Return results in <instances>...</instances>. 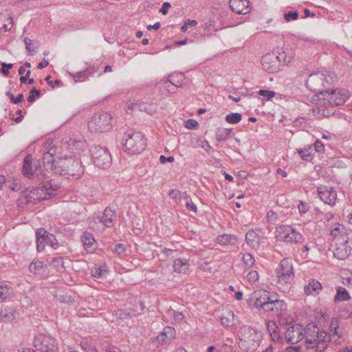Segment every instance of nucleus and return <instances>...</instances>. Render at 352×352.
<instances>
[{
    "label": "nucleus",
    "mask_w": 352,
    "mask_h": 352,
    "mask_svg": "<svg viewBox=\"0 0 352 352\" xmlns=\"http://www.w3.org/2000/svg\"><path fill=\"white\" fill-rule=\"evenodd\" d=\"M331 342V337H328L327 333L320 330L314 324L307 325V333L305 338V346L308 349H314L317 352H324Z\"/></svg>",
    "instance_id": "f257e3e1"
},
{
    "label": "nucleus",
    "mask_w": 352,
    "mask_h": 352,
    "mask_svg": "<svg viewBox=\"0 0 352 352\" xmlns=\"http://www.w3.org/2000/svg\"><path fill=\"white\" fill-rule=\"evenodd\" d=\"M56 173L67 177H80L84 173V167L80 160L74 157H65L57 159Z\"/></svg>",
    "instance_id": "f03ea898"
},
{
    "label": "nucleus",
    "mask_w": 352,
    "mask_h": 352,
    "mask_svg": "<svg viewBox=\"0 0 352 352\" xmlns=\"http://www.w3.org/2000/svg\"><path fill=\"white\" fill-rule=\"evenodd\" d=\"M122 141L125 151L129 154L137 155L142 153L146 147V139L140 132L130 130L125 133Z\"/></svg>",
    "instance_id": "7ed1b4c3"
},
{
    "label": "nucleus",
    "mask_w": 352,
    "mask_h": 352,
    "mask_svg": "<svg viewBox=\"0 0 352 352\" xmlns=\"http://www.w3.org/2000/svg\"><path fill=\"white\" fill-rule=\"evenodd\" d=\"M22 173L28 179L36 180L38 182H41V183L43 182L46 176L39 160L32 163V157L30 155H28L24 158Z\"/></svg>",
    "instance_id": "20e7f679"
},
{
    "label": "nucleus",
    "mask_w": 352,
    "mask_h": 352,
    "mask_svg": "<svg viewBox=\"0 0 352 352\" xmlns=\"http://www.w3.org/2000/svg\"><path fill=\"white\" fill-rule=\"evenodd\" d=\"M276 236L279 241L290 244L301 243L304 239L302 234L290 225H281L278 227L276 230Z\"/></svg>",
    "instance_id": "39448f33"
},
{
    "label": "nucleus",
    "mask_w": 352,
    "mask_h": 352,
    "mask_svg": "<svg viewBox=\"0 0 352 352\" xmlns=\"http://www.w3.org/2000/svg\"><path fill=\"white\" fill-rule=\"evenodd\" d=\"M111 116L107 112H98L94 115L88 124L91 132H104L111 128Z\"/></svg>",
    "instance_id": "423d86ee"
},
{
    "label": "nucleus",
    "mask_w": 352,
    "mask_h": 352,
    "mask_svg": "<svg viewBox=\"0 0 352 352\" xmlns=\"http://www.w3.org/2000/svg\"><path fill=\"white\" fill-rule=\"evenodd\" d=\"M278 283L285 285V289H289V284L294 277V272L292 261L288 258H283L276 269Z\"/></svg>",
    "instance_id": "0eeeda50"
},
{
    "label": "nucleus",
    "mask_w": 352,
    "mask_h": 352,
    "mask_svg": "<svg viewBox=\"0 0 352 352\" xmlns=\"http://www.w3.org/2000/svg\"><path fill=\"white\" fill-rule=\"evenodd\" d=\"M90 152L92 162L96 166L102 169L110 167L112 158L108 148L100 145L94 146Z\"/></svg>",
    "instance_id": "6e6552de"
},
{
    "label": "nucleus",
    "mask_w": 352,
    "mask_h": 352,
    "mask_svg": "<svg viewBox=\"0 0 352 352\" xmlns=\"http://www.w3.org/2000/svg\"><path fill=\"white\" fill-rule=\"evenodd\" d=\"M239 337V347L243 350H254L257 338L256 330L248 326L242 327L238 333Z\"/></svg>",
    "instance_id": "1a4fd4ad"
},
{
    "label": "nucleus",
    "mask_w": 352,
    "mask_h": 352,
    "mask_svg": "<svg viewBox=\"0 0 352 352\" xmlns=\"http://www.w3.org/2000/svg\"><path fill=\"white\" fill-rule=\"evenodd\" d=\"M34 346L41 352H58L56 340L47 335L39 334L35 337Z\"/></svg>",
    "instance_id": "9d476101"
},
{
    "label": "nucleus",
    "mask_w": 352,
    "mask_h": 352,
    "mask_svg": "<svg viewBox=\"0 0 352 352\" xmlns=\"http://www.w3.org/2000/svg\"><path fill=\"white\" fill-rule=\"evenodd\" d=\"M327 82L325 80L324 75L322 73L318 72L311 74L307 82V87L313 92H315L320 98L322 96H325V90L323 89L324 84Z\"/></svg>",
    "instance_id": "9b49d317"
},
{
    "label": "nucleus",
    "mask_w": 352,
    "mask_h": 352,
    "mask_svg": "<svg viewBox=\"0 0 352 352\" xmlns=\"http://www.w3.org/2000/svg\"><path fill=\"white\" fill-rule=\"evenodd\" d=\"M306 333L307 326L304 327L301 324H294L287 328L285 333V339L287 342L294 344L305 339Z\"/></svg>",
    "instance_id": "f8f14e48"
},
{
    "label": "nucleus",
    "mask_w": 352,
    "mask_h": 352,
    "mask_svg": "<svg viewBox=\"0 0 352 352\" xmlns=\"http://www.w3.org/2000/svg\"><path fill=\"white\" fill-rule=\"evenodd\" d=\"M325 96H322L319 99L324 101V104H329L332 106L342 105L348 98L347 94L342 90H333L331 91L325 89Z\"/></svg>",
    "instance_id": "ddd939ff"
},
{
    "label": "nucleus",
    "mask_w": 352,
    "mask_h": 352,
    "mask_svg": "<svg viewBox=\"0 0 352 352\" xmlns=\"http://www.w3.org/2000/svg\"><path fill=\"white\" fill-rule=\"evenodd\" d=\"M36 248L38 252H41L44 250L45 244L50 245L53 248L56 249L58 247V242L55 236L47 232L43 228H39L36 232Z\"/></svg>",
    "instance_id": "4468645a"
},
{
    "label": "nucleus",
    "mask_w": 352,
    "mask_h": 352,
    "mask_svg": "<svg viewBox=\"0 0 352 352\" xmlns=\"http://www.w3.org/2000/svg\"><path fill=\"white\" fill-rule=\"evenodd\" d=\"M272 296L271 293L266 290H257L252 293L250 298L247 300V302L250 306L255 308L261 309L262 306L270 300Z\"/></svg>",
    "instance_id": "2eb2a0df"
},
{
    "label": "nucleus",
    "mask_w": 352,
    "mask_h": 352,
    "mask_svg": "<svg viewBox=\"0 0 352 352\" xmlns=\"http://www.w3.org/2000/svg\"><path fill=\"white\" fill-rule=\"evenodd\" d=\"M263 69L269 73H276L280 70L281 64L274 53H267L262 57Z\"/></svg>",
    "instance_id": "dca6fc26"
},
{
    "label": "nucleus",
    "mask_w": 352,
    "mask_h": 352,
    "mask_svg": "<svg viewBox=\"0 0 352 352\" xmlns=\"http://www.w3.org/2000/svg\"><path fill=\"white\" fill-rule=\"evenodd\" d=\"M317 192L320 199L326 204L333 206L337 199L336 191L330 186H320L317 187Z\"/></svg>",
    "instance_id": "f3484780"
},
{
    "label": "nucleus",
    "mask_w": 352,
    "mask_h": 352,
    "mask_svg": "<svg viewBox=\"0 0 352 352\" xmlns=\"http://www.w3.org/2000/svg\"><path fill=\"white\" fill-rule=\"evenodd\" d=\"M285 308V303L283 300H278L276 295H272L261 308L265 312L272 313L278 315L280 311Z\"/></svg>",
    "instance_id": "a211bd4d"
},
{
    "label": "nucleus",
    "mask_w": 352,
    "mask_h": 352,
    "mask_svg": "<svg viewBox=\"0 0 352 352\" xmlns=\"http://www.w3.org/2000/svg\"><path fill=\"white\" fill-rule=\"evenodd\" d=\"M176 337V331L173 327H165L162 332L157 335L154 341L160 345L170 343Z\"/></svg>",
    "instance_id": "6ab92c4d"
},
{
    "label": "nucleus",
    "mask_w": 352,
    "mask_h": 352,
    "mask_svg": "<svg viewBox=\"0 0 352 352\" xmlns=\"http://www.w3.org/2000/svg\"><path fill=\"white\" fill-rule=\"evenodd\" d=\"M342 336V331L339 326V320L333 318L331 320L329 324V334L328 337H331V342L336 344L341 343V338Z\"/></svg>",
    "instance_id": "aec40b11"
},
{
    "label": "nucleus",
    "mask_w": 352,
    "mask_h": 352,
    "mask_svg": "<svg viewBox=\"0 0 352 352\" xmlns=\"http://www.w3.org/2000/svg\"><path fill=\"white\" fill-rule=\"evenodd\" d=\"M229 6L232 12L236 14H248L251 8L248 0H230Z\"/></svg>",
    "instance_id": "412c9836"
},
{
    "label": "nucleus",
    "mask_w": 352,
    "mask_h": 352,
    "mask_svg": "<svg viewBox=\"0 0 352 352\" xmlns=\"http://www.w3.org/2000/svg\"><path fill=\"white\" fill-rule=\"evenodd\" d=\"M351 248L348 244V241H344L340 243H336V247L333 250V255L338 259L344 260L350 254Z\"/></svg>",
    "instance_id": "4be33fe9"
},
{
    "label": "nucleus",
    "mask_w": 352,
    "mask_h": 352,
    "mask_svg": "<svg viewBox=\"0 0 352 352\" xmlns=\"http://www.w3.org/2000/svg\"><path fill=\"white\" fill-rule=\"evenodd\" d=\"M116 221V214L114 210L111 208L107 207L102 216L100 218V221L107 228L111 227L113 223Z\"/></svg>",
    "instance_id": "5701e85b"
},
{
    "label": "nucleus",
    "mask_w": 352,
    "mask_h": 352,
    "mask_svg": "<svg viewBox=\"0 0 352 352\" xmlns=\"http://www.w3.org/2000/svg\"><path fill=\"white\" fill-rule=\"evenodd\" d=\"M52 153L50 152H45L43 153V163L46 170H50L56 173L57 160L54 158Z\"/></svg>",
    "instance_id": "b1692460"
},
{
    "label": "nucleus",
    "mask_w": 352,
    "mask_h": 352,
    "mask_svg": "<svg viewBox=\"0 0 352 352\" xmlns=\"http://www.w3.org/2000/svg\"><path fill=\"white\" fill-rule=\"evenodd\" d=\"M18 201L20 206L28 204H36L33 190L23 191L19 196Z\"/></svg>",
    "instance_id": "393cba45"
},
{
    "label": "nucleus",
    "mask_w": 352,
    "mask_h": 352,
    "mask_svg": "<svg viewBox=\"0 0 352 352\" xmlns=\"http://www.w3.org/2000/svg\"><path fill=\"white\" fill-rule=\"evenodd\" d=\"M322 287L320 282L312 279L309 280V284L305 286V293L307 295L315 296L322 290Z\"/></svg>",
    "instance_id": "a878e982"
},
{
    "label": "nucleus",
    "mask_w": 352,
    "mask_h": 352,
    "mask_svg": "<svg viewBox=\"0 0 352 352\" xmlns=\"http://www.w3.org/2000/svg\"><path fill=\"white\" fill-rule=\"evenodd\" d=\"M189 268L188 261L185 258H177L174 261L173 269L175 272L186 274Z\"/></svg>",
    "instance_id": "bb28decb"
},
{
    "label": "nucleus",
    "mask_w": 352,
    "mask_h": 352,
    "mask_svg": "<svg viewBox=\"0 0 352 352\" xmlns=\"http://www.w3.org/2000/svg\"><path fill=\"white\" fill-rule=\"evenodd\" d=\"M32 190L34 194V197L36 204L38 201L47 199L50 197L51 193L49 192H46L45 189L43 188V186L41 184L38 187L34 188Z\"/></svg>",
    "instance_id": "cd10ccee"
},
{
    "label": "nucleus",
    "mask_w": 352,
    "mask_h": 352,
    "mask_svg": "<svg viewBox=\"0 0 352 352\" xmlns=\"http://www.w3.org/2000/svg\"><path fill=\"white\" fill-rule=\"evenodd\" d=\"M81 241L83 243V245L87 251H92L94 248L95 239L92 234L89 232H85L81 236Z\"/></svg>",
    "instance_id": "c85d7f7f"
},
{
    "label": "nucleus",
    "mask_w": 352,
    "mask_h": 352,
    "mask_svg": "<svg viewBox=\"0 0 352 352\" xmlns=\"http://www.w3.org/2000/svg\"><path fill=\"white\" fill-rule=\"evenodd\" d=\"M351 298L346 289L342 287H338L336 294L334 296L333 301L335 302L346 301Z\"/></svg>",
    "instance_id": "c756f323"
},
{
    "label": "nucleus",
    "mask_w": 352,
    "mask_h": 352,
    "mask_svg": "<svg viewBox=\"0 0 352 352\" xmlns=\"http://www.w3.org/2000/svg\"><path fill=\"white\" fill-rule=\"evenodd\" d=\"M94 73V69L92 67H88L87 69L80 71L78 72H76V74H73V78L76 82L80 81V79L82 80H84L85 79H87L89 76L93 75Z\"/></svg>",
    "instance_id": "7c9ffc66"
},
{
    "label": "nucleus",
    "mask_w": 352,
    "mask_h": 352,
    "mask_svg": "<svg viewBox=\"0 0 352 352\" xmlns=\"http://www.w3.org/2000/svg\"><path fill=\"white\" fill-rule=\"evenodd\" d=\"M184 76L182 74H172L168 76V80L175 87H180L183 84Z\"/></svg>",
    "instance_id": "2f4dec72"
},
{
    "label": "nucleus",
    "mask_w": 352,
    "mask_h": 352,
    "mask_svg": "<svg viewBox=\"0 0 352 352\" xmlns=\"http://www.w3.org/2000/svg\"><path fill=\"white\" fill-rule=\"evenodd\" d=\"M234 313L232 311H225L220 317L221 322L222 325L229 327L232 325V322L234 318Z\"/></svg>",
    "instance_id": "473e14b6"
},
{
    "label": "nucleus",
    "mask_w": 352,
    "mask_h": 352,
    "mask_svg": "<svg viewBox=\"0 0 352 352\" xmlns=\"http://www.w3.org/2000/svg\"><path fill=\"white\" fill-rule=\"evenodd\" d=\"M313 148L311 146H308L307 148H305L304 149H298V153L300 155V157L307 161L311 162L313 155H312Z\"/></svg>",
    "instance_id": "72a5a7b5"
},
{
    "label": "nucleus",
    "mask_w": 352,
    "mask_h": 352,
    "mask_svg": "<svg viewBox=\"0 0 352 352\" xmlns=\"http://www.w3.org/2000/svg\"><path fill=\"white\" fill-rule=\"evenodd\" d=\"M2 311V320H5L8 322H12L15 319V311L14 309L5 308Z\"/></svg>",
    "instance_id": "f704fd0d"
},
{
    "label": "nucleus",
    "mask_w": 352,
    "mask_h": 352,
    "mask_svg": "<svg viewBox=\"0 0 352 352\" xmlns=\"http://www.w3.org/2000/svg\"><path fill=\"white\" fill-rule=\"evenodd\" d=\"M235 241L236 236L231 234H223L217 237V242L221 245L234 243Z\"/></svg>",
    "instance_id": "c9c22d12"
},
{
    "label": "nucleus",
    "mask_w": 352,
    "mask_h": 352,
    "mask_svg": "<svg viewBox=\"0 0 352 352\" xmlns=\"http://www.w3.org/2000/svg\"><path fill=\"white\" fill-rule=\"evenodd\" d=\"M232 130L228 129H218L216 140L218 142L226 141L230 136Z\"/></svg>",
    "instance_id": "e433bc0d"
},
{
    "label": "nucleus",
    "mask_w": 352,
    "mask_h": 352,
    "mask_svg": "<svg viewBox=\"0 0 352 352\" xmlns=\"http://www.w3.org/2000/svg\"><path fill=\"white\" fill-rule=\"evenodd\" d=\"M256 238L257 234L253 230L249 231L245 235V241L247 243L253 248H255V246L258 245V241H256Z\"/></svg>",
    "instance_id": "4c0bfd02"
},
{
    "label": "nucleus",
    "mask_w": 352,
    "mask_h": 352,
    "mask_svg": "<svg viewBox=\"0 0 352 352\" xmlns=\"http://www.w3.org/2000/svg\"><path fill=\"white\" fill-rule=\"evenodd\" d=\"M242 118V116L239 113H232L228 114L226 116V121L230 124H237L239 123Z\"/></svg>",
    "instance_id": "58836bf2"
},
{
    "label": "nucleus",
    "mask_w": 352,
    "mask_h": 352,
    "mask_svg": "<svg viewBox=\"0 0 352 352\" xmlns=\"http://www.w3.org/2000/svg\"><path fill=\"white\" fill-rule=\"evenodd\" d=\"M49 265L57 268L58 270H59L60 267L64 268L63 258L60 256L52 257L49 261Z\"/></svg>",
    "instance_id": "ea45409f"
},
{
    "label": "nucleus",
    "mask_w": 352,
    "mask_h": 352,
    "mask_svg": "<svg viewBox=\"0 0 352 352\" xmlns=\"http://www.w3.org/2000/svg\"><path fill=\"white\" fill-rule=\"evenodd\" d=\"M276 57L278 60H280L281 65L290 63L293 58L292 56H287L284 52L279 53L278 55H276Z\"/></svg>",
    "instance_id": "a19ab883"
},
{
    "label": "nucleus",
    "mask_w": 352,
    "mask_h": 352,
    "mask_svg": "<svg viewBox=\"0 0 352 352\" xmlns=\"http://www.w3.org/2000/svg\"><path fill=\"white\" fill-rule=\"evenodd\" d=\"M243 261L247 267H251L255 263L254 256L250 253H245L243 256Z\"/></svg>",
    "instance_id": "79ce46f5"
},
{
    "label": "nucleus",
    "mask_w": 352,
    "mask_h": 352,
    "mask_svg": "<svg viewBox=\"0 0 352 352\" xmlns=\"http://www.w3.org/2000/svg\"><path fill=\"white\" fill-rule=\"evenodd\" d=\"M24 43L25 45V48H26L27 51L28 52V54L32 56L36 53L34 48H36L37 46L32 47V45L34 44L33 41H32L31 39L26 37L24 38Z\"/></svg>",
    "instance_id": "37998d69"
},
{
    "label": "nucleus",
    "mask_w": 352,
    "mask_h": 352,
    "mask_svg": "<svg viewBox=\"0 0 352 352\" xmlns=\"http://www.w3.org/2000/svg\"><path fill=\"white\" fill-rule=\"evenodd\" d=\"M12 289L7 285H0V299L5 300L10 297Z\"/></svg>",
    "instance_id": "c03bdc74"
},
{
    "label": "nucleus",
    "mask_w": 352,
    "mask_h": 352,
    "mask_svg": "<svg viewBox=\"0 0 352 352\" xmlns=\"http://www.w3.org/2000/svg\"><path fill=\"white\" fill-rule=\"evenodd\" d=\"M91 272L94 277L98 278L102 277L107 273V271L102 266H100L92 268Z\"/></svg>",
    "instance_id": "a18cd8bd"
},
{
    "label": "nucleus",
    "mask_w": 352,
    "mask_h": 352,
    "mask_svg": "<svg viewBox=\"0 0 352 352\" xmlns=\"http://www.w3.org/2000/svg\"><path fill=\"white\" fill-rule=\"evenodd\" d=\"M41 184L43 186L46 192H49V190H56L60 188L59 184L52 182V180L47 182L46 184H43V182H42Z\"/></svg>",
    "instance_id": "49530a36"
},
{
    "label": "nucleus",
    "mask_w": 352,
    "mask_h": 352,
    "mask_svg": "<svg viewBox=\"0 0 352 352\" xmlns=\"http://www.w3.org/2000/svg\"><path fill=\"white\" fill-rule=\"evenodd\" d=\"M41 95L40 90L36 89L35 87L32 88L29 92V96L28 98V100L30 102H33L36 100V97H40Z\"/></svg>",
    "instance_id": "de8ad7c7"
},
{
    "label": "nucleus",
    "mask_w": 352,
    "mask_h": 352,
    "mask_svg": "<svg viewBox=\"0 0 352 352\" xmlns=\"http://www.w3.org/2000/svg\"><path fill=\"white\" fill-rule=\"evenodd\" d=\"M8 23H6L3 25V27L0 28V33L4 32H8L10 31L13 25V19L12 16H9L6 19Z\"/></svg>",
    "instance_id": "09e8293b"
},
{
    "label": "nucleus",
    "mask_w": 352,
    "mask_h": 352,
    "mask_svg": "<svg viewBox=\"0 0 352 352\" xmlns=\"http://www.w3.org/2000/svg\"><path fill=\"white\" fill-rule=\"evenodd\" d=\"M298 18V11H289L284 14V19L286 21L296 20Z\"/></svg>",
    "instance_id": "8fccbe9b"
},
{
    "label": "nucleus",
    "mask_w": 352,
    "mask_h": 352,
    "mask_svg": "<svg viewBox=\"0 0 352 352\" xmlns=\"http://www.w3.org/2000/svg\"><path fill=\"white\" fill-rule=\"evenodd\" d=\"M258 94L265 97L267 100H270L275 96L276 94L272 91L261 89L258 91Z\"/></svg>",
    "instance_id": "3c124183"
},
{
    "label": "nucleus",
    "mask_w": 352,
    "mask_h": 352,
    "mask_svg": "<svg viewBox=\"0 0 352 352\" xmlns=\"http://www.w3.org/2000/svg\"><path fill=\"white\" fill-rule=\"evenodd\" d=\"M258 273L254 270L250 271L247 276L248 280L251 283H254L255 282H256L258 279Z\"/></svg>",
    "instance_id": "603ef678"
},
{
    "label": "nucleus",
    "mask_w": 352,
    "mask_h": 352,
    "mask_svg": "<svg viewBox=\"0 0 352 352\" xmlns=\"http://www.w3.org/2000/svg\"><path fill=\"white\" fill-rule=\"evenodd\" d=\"M13 64L12 63H1V68L0 69L1 72L6 76H8L10 74L9 69L12 68Z\"/></svg>",
    "instance_id": "864d4df0"
},
{
    "label": "nucleus",
    "mask_w": 352,
    "mask_h": 352,
    "mask_svg": "<svg viewBox=\"0 0 352 352\" xmlns=\"http://www.w3.org/2000/svg\"><path fill=\"white\" fill-rule=\"evenodd\" d=\"M298 208L300 214H305L309 210V206L308 203L300 201Z\"/></svg>",
    "instance_id": "5fc2aeb1"
},
{
    "label": "nucleus",
    "mask_w": 352,
    "mask_h": 352,
    "mask_svg": "<svg viewBox=\"0 0 352 352\" xmlns=\"http://www.w3.org/2000/svg\"><path fill=\"white\" fill-rule=\"evenodd\" d=\"M342 230H343V226L338 224L331 230L330 235L336 237L342 232Z\"/></svg>",
    "instance_id": "6e6d98bb"
},
{
    "label": "nucleus",
    "mask_w": 352,
    "mask_h": 352,
    "mask_svg": "<svg viewBox=\"0 0 352 352\" xmlns=\"http://www.w3.org/2000/svg\"><path fill=\"white\" fill-rule=\"evenodd\" d=\"M267 219L268 221L271 223L275 222L278 219V214L276 212H274L273 210H270L267 213Z\"/></svg>",
    "instance_id": "4d7b16f0"
},
{
    "label": "nucleus",
    "mask_w": 352,
    "mask_h": 352,
    "mask_svg": "<svg viewBox=\"0 0 352 352\" xmlns=\"http://www.w3.org/2000/svg\"><path fill=\"white\" fill-rule=\"evenodd\" d=\"M198 126V122L192 119H189L186 122V127L189 129H195Z\"/></svg>",
    "instance_id": "13d9d810"
},
{
    "label": "nucleus",
    "mask_w": 352,
    "mask_h": 352,
    "mask_svg": "<svg viewBox=\"0 0 352 352\" xmlns=\"http://www.w3.org/2000/svg\"><path fill=\"white\" fill-rule=\"evenodd\" d=\"M168 195L173 199H180L182 192L177 189H173L169 191Z\"/></svg>",
    "instance_id": "bf43d9fd"
},
{
    "label": "nucleus",
    "mask_w": 352,
    "mask_h": 352,
    "mask_svg": "<svg viewBox=\"0 0 352 352\" xmlns=\"http://www.w3.org/2000/svg\"><path fill=\"white\" fill-rule=\"evenodd\" d=\"M342 315L346 318H349L352 316V304L347 305L342 310Z\"/></svg>",
    "instance_id": "052dcab7"
},
{
    "label": "nucleus",
    "mask_w": 352,
    "mask_h": 352,
    "mask_svg": "<svg viewBox=\"0 0 352 352\" xmlns=\"http://www.w3.org/2000/svg\"><path fill=\"white\" fill-rule=\"evenodd\" d=\"M114 250L118 254H121L126 251V246L122 243H117L115 245Z\"/></svg>",
    "instance_id": "680f3d73"
},
{
    "label": "nucleus",
    "mask_w": 352,
    "mask_h": 352,
    "mask_svg": "<svg viewBox=\"0 0 352 352\" xmlns=\"http://www.w3.org/2000/svg\"><path fill=\"white\" fill-rule=\"evenodd\" d=\"M186 207L188 210L192 211L195 213L197 211V206L191 200L186 201Z\"/></svg>",
    "instance_id": "e2e57ef3"
},
{
    "label": "nucleus",
    "mask_w": 352,
    "mask_h": 352,
    "mask_svg": "<svg viewBox=\"0 0 352 352\" xmlns=\"http://www.w3.org/2000/svg\"><path fill=\"white\" fill-rule=\"evenodd\" d=\"M273 325L274 326V329L272 332H270V336L273 341H278L280 338V334L276 329L277 327L275 325V324H273Z\"/></svg>",
    "instance_id": "0e129e2a"
},
{
    "label": "nucleus",
    "mask_w": 352,
    "mask_h": 352,
    "mask_svg": "<svg viewBox=\"0 0 352 352\" xmlns=\"http://www.w3.org/2000/svg\"><path fill=\"white\" fill-rule=\"evenodd\" d=\"M324 144L321 142H320L318 140L316 141V142L314 144V149L316 151L322 152L324 151Z\"/></svg>",
    "instance_id": "69168bd1"
},
{
    "label": "nucleus",
    "mask_w": 352,
    "mask_h": 352,
    "mask_svg": "<svg viewBox=\"0 0 352 352\" xmlns=\"http://www.w3.org/2000/svg\"><path fill=\"white\" fill-rule=\"evenodd\" d=\"M173 318L175 321L179 322L184 319V315L183 314L182 312H178V311H173Z\"/></svg>",
    "instance_id": "338daca9"
},
{
    "label": "nucleus",
    "mask_w": 352,
    "mask_h": 352,
    "mask_svg": "<svg viewBox=\"0 0 352 352\" xmlns=\"http://www.w3.org/2000/svg\"><path fill=\"white\" fill-rule=\"evenodd\" d=\"M171 5L168 2H164L162 5V8L160 9V12L162 14H166L168 12V10L170 8Z\"/></svg>",
    "instance_id": "774afa93"
}]
</instances>
